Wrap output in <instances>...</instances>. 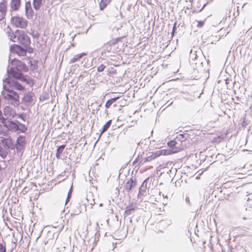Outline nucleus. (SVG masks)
<instances>
[{"label":"nucleus","instance_id":"obj_1","mask_svg":"<svg viewBox=\"0 0 252 252\" xmlns=\"http://www.w3.org/2000/svg\"><path fill=\"white\" fill-rule=\"evenodd\" d=\"M3 89L7 92L2 91L1 93L4 98L14 106H18L20 103L19 94L13 90L8 88L5 85H3Z\"/></svg>","mask_w":252,"mask_h":252},{"label":"nucleus","instance_id":"obj_2","mask_svg":"<svg viewBox=\"0 0 252 252\" xmlns=\"http://www.w3.org/2000/svg\"><path fill=\"white\" fill-rule=\"evenodd\" d=\"M3 83H6L8 85L10 88H14V89L21 91L24 93L25 91V88L20 83L17 82L11 77H7L5 79L3 80Z\"/></svg>","mask_w":252,"mask_h":252},{"label":"nucleus","instance_id":"obj_3","mask_svg":"<svg viewBox=\"0 0 252 252\" xmlns=\"http://www.w3.org/2000/svg\"><path fill=\"white\" fill-rule=\"evenodd\" d=\"M10 22L15 27L22 29H25L28 26V21L23 17L19 16L12 17Z\"/></svg>","mask_w":252,"mask_h":252},{"label":"nucleus","instance_id":"obj_4","mask_svg":"<svg viewBox=\"0 0 252 252\" xmlns=\"http://www.w3.org/2000/svg\"><path fill=\"white\" fill-rule=\"evenodd\" d=\"M2 119L3 122H2V124L8 130L13 131H17L18 124L17 122H18V120L12 121L8 120L7 118H2Z\"/></svg>","mask_w":252,"mask_h":252},{"label":"nucleus","instance_id":"obj_5","mask_svg":"<svg viewBox=\"0 0 252 252\" xmlns=\"http://www.w3.org/2000/svg\"><path fill=\"white\" fill-rule=\"evenodd\" d=\"M26 144L25 136L19 135L17 139L16 144L15 145V148H16L18 153H23V151L25 148Z\"/></svg>","mask_w":252,"mask_h":252},{"label":"nucleus","instance_id":"obj_6","mask_svg":"<svg viewBox=\"0 0 252 252\" xmlns=\"http://www.w3.org/2000/svg\"><path fill=\"white\" fill-rule=\"evenodd\" d=\"M11 63L12 65L15 66L16 69L27 72L29 71V68L26 64L22 61L16 59H13Z\"/></svg>","mask_w":252,"mask_h":252},{"label":"nucleus","instance_id":"obj_7","mask_svg":"<svg viewBox=\"0 0 252 252\" xmlns=\"http://www.w3.org/2000/svg\"><path fill=\"white\" fill-rule=\"evenodd\" d=\"M170 152L169 151H164V150H161L157 151L155 153L152 152L150 156H147L145 158V162L150 161L161 155H169Z\"/></svg>","mask_w":252,"mask_h":252},{"label":"nucleus","instance_id":"obj_8","mask_svg":"<svg viewBox=\"0 0 252 252\" xmlns=\"http://www.w3.org/2000/svg\"><path fill=\"white\" fill-rule=\"evenodd\" d=\"M17 32H19V42L24 46L30 45L31 43L30 38L25 32L21 30Z\"/></svg>","mask_w":252,"mask_h":252},{"label":"nucleus","instance_id":"obj_9","mask_svg":"<svg viewBox=\"0 0 252 252\" xmlns=\"http://www.w3.org/2000/svg\"><path fill=\"white\" fill-rule=\"evenodd\" d=\"M22 71L16 69L15 67H11L10 69H7V77H12L14 80H18L24 74Z\"/></svg>","mask_w":252,"mask_h":252},{"label":"nucleus","instance_id":"obj_10","mask_svg":"<svg viewBox=\"0 0 252 252\" xmlns=\"http://www.w3.org/2000/svg\"><path fill=\"white\" fill-rule=\"evenodd\" d=\"M10 50L11 51L16 52L20 56H26V49L25 48L21 47L20 45L14 44L10 46Z\"/></svg>","mask_w":252,"mask_h":252},{"label":"nucleus","instance_id":"obj_11","mask_svg":"<svg viewBox=\"0 0 252 252\" xmlns=\"http://www.w3.org/2000/svg\"><path fill=\"white\" fill-rule=\"evenodd\" d=\"M25 8L27 18L28 19H32L34 13L32 8L31 2L30 0L26 2Z\"/></svg>","mask_w":252,"mask_h":252},{"label":"nucleus","instance_id":"obj_12","mask_svg":"<svg viewBox=\"0 0 252 252\" xmlns=\"http://www.w3.org/2000/svg\"><path fill=\"white\" fill-rule=\"evenodd\" d=\"M7 11V1L6 0H2L0 2V21L4 19Z\"/></svg>","mask_w":252,"mask_h":252},{"label":"nucleus","instance_id":"obj_13","mask_svg":"<svg viewBox=\"0 0 252 252\" xmlns=\"http://www.w3.org/2000/svg\"><path fill=\"white\" fill-rule=\"evenodd\" d=\"M177 144L175 143V147L171 149H164V151H169L170 152V154H172L174 153H178V152L181 151L183 150L184 148V146L183 145L182 142L180 141H176Z\"/></svg>","mask_w":252,"mask_h":252},{"label":"nucleus","instance_id":"obj_14","mask_svg":"<svg viewBox=\"0 0 252 252\" xmlns=\"http://www.w3.org/2000/svg\"><path fill=\"white\" fill-rule=\"evenodd\" d=\"M136 185L135 180H134L132 178H130L124 185V189L128 193Z\"/></svg>","mask_w":252,"mask_h":252},{"label":"nucleus","instance_id":"obj_15","mask_svg":"<svg viewBox=\"0 0 252 252\" xmlns=\"http://www.w3.org/2000/svg\"><path fill=\"white\" fill-rule=\"evenodd\" d=\"M34 94L31 92H28L25 94L23 97L22 99L21 103L24 104H30L33 101V96Z\"/></svg>","mask_w":252,"mask_h":252},{"label":"nucleus","instance_id":"obj_16","mask_svg":"<svg viewBox=\"0 0 252 252\" xmlns=\"http://www.w3.org/2000/svg\"><path fill=\"white\" fill-rule=\"evenodd\" d=\"M21 0H11L10 2V6L11 9V12L12 11H18L21 6Z\"/></svg>","mask_w":252,"mask_h":252},{"label":"nucleus","instance_id":"obj_17","mask_svg":"<svg viewBox=\"0 0 252 252\" xmlns=\"http://www.w3.org/2000/svg\"><path fill=\"white\" fill-rule=\"evenodd\" d=\"M137 209L136 205H134L133 204H130L128 206L126 207V210L124 213V217H126L128 216L135 211V210Z\"/></svg>","mask_w":252,"mask_h":252},{"label":"nucleus","instance_id":"obj_18","mask_svg":"<svg viewBox=\"0 0 252 252\" xmlns=\"http://www.w3.org/2000/svg\"><path fill=\"white\" fill-rule=\"evenodd\" d=\"M147 180L148 179H146V180H145L142 184L141 185V186H140V187L139 188V193L138 194V197H140L141 198L142 196H144L146 193V189H147V187L146 186H144V184H147Z\"/></svg>","mask_w":252,"mask_h":252},{"label":"nucleus","instance_id":"obj_19","mask_svg":"<svg viewBox=\"0 0 252 252\" xmlns=\"http://www.w3.org/2000/svg\"><path fill=\"white\" fill-rule=\"evenodd\" d=\"M21 32V30H17L14 32L9 33L8 36L10 40L13 42L19 41V32Z\"/></svg>","mask_w":252,"mask_h":252},{"label":"nucleus","instance_id":"obj_20","mask_svg":"<svg viewBox=\"0 0 252 252\" xmlns=\"http://www.w3.org/2000/svg\"><path fill=\"white\" fill-rule=\"evenodd\" d=\"M189 138V134L187 133L180 134L175 138L176 140L181 142H185L186 140Z\"/></svg>","mask_w":252,"mask_h":252},{"label":"nucleus","instance_id":"obj_21","mask_svg":"<svg viewBox=\"0 0 252 252\" xmlns=\"http://www.w3.org/2000/svg\"><path fill=\"white\" fill-rule=\"evenodd\" d=\"M19 80L25 82L27 84L30 85V86H32L34 84L33 80L32 78H26V76L24 74L18 79Z\"/></svg>","mask_w":252,"mask_h":252},{"label":"nucleus","instance_id":"obj_22","mask_svg":"<svg viewBox=\"0 0 252 252\" xmlns=\"http://www.w3.org/2000/svg\"><path fill=\"white\" fill-rule=\"evenodd\" d=\"M1 142L5 147H7V148H11V149H13L15 148V145L12 143V141L10 139L8 140L6 138H2L1 140Z\"/></svg>","mask_w":252,"mask_h":252},{"label":"nucleus","instance_id":"obj_23","mask_svg":"<svg viewBox=\"0 0 252 252\" xmlns=\"http://www.w3.org/2000/svg\"><path fill=\"white\" fill-rule=\"evenodd\" d=\"M42 0H33L32 4H33V8L36 11L39 10L40 7H41V6L42 4Z\"/></svg>","mask_w":252,"mask_h":252},{"label":"nucleus","instance_id":"obj_24","mask_svg":"<svg viewBox=\"0 0 252 252\" xmlns=\"http://www.w3.org/2000/svg\"><path fill=\"white\" fill-rule=\"evenodd\" d=\"M66 145H62L58 147L56 150V157L57 158L59 159L61 158V154L65 147Z\"/></svg>","mask_w":252,"mask_h":252},{"label":"nucleus","instance_id":"obj_25","mask_svg":"<svg viewBox=\"0 0 252 252\" xmlns=\"http://www.w3.org/2000/svg\"><path fill=\"white\" fill-rule=\"evenodd\" d=\"M86 54L84 53L77 54L74 56L69 61V63H73L78 61L83 56H86Z\"/></svg>","mask_w":252,"mask_h":252},{"label":"nucleus","instance_id":"obj_26","mask_svg":"<svg viewBox=\"0 0 252 252\" xmlns=\"http://www.w3.org/2000/svg\"><path fill=\"white\" fill-rule=\"evenodd\" d=\"M194 63L195 66H193L194 69L197 70V71H202L203 70V62H200L198 60L196 61V62L193 63H191V64H193Z\"/></svg>","mask_w":252,"mask_h":252},{"label":"nucleus","instance_id":"obj_27","mask_svg":"<svg viewBox=\"0 0 252 252\" xmlns=\"http://www.w3.org/2000/svg\"><path fill=\"white\" fill-rule=\"evenodd\" d=\"M18 124L17 126V131H20L22 133H25L27 130V127L25 126V125L22 124L20 122H17Z\"/></svg>","mask_w":252,"mask_h":252},{"label":"nucleus","instance_id":"obj_28","mask_svg":"<svg viewBox=\"0 0 252 252\" xmlns=\"http://www.w3.org/2000/svg\"><path fill=\"white\" fill-rule=\"evenodd\" d=\"M112 46L111 44H109V42H108L106 43H105L102 47V54H105L106 52H110L111 50V47Z\"/></svg>","mask_w":252,"mask_h":252},{"label":"nucleus","instance_id":"obj_29","mask_svg":"<svg viewBox=\"0 0 252 252\" xmlns=\"http://www.w3.org/2000/svg\"><path fill=\"white\" fill-rule=\"evenodd\" d=\"M111 0H101L99 3L100 9L103 10L110 2Z\"/></svg>","mask_w":252,"mask_h":252},{"label":"nucleus","instance_id":"obj_30","mask_svg":"<svg viewBox=\"0 0 252 252\" xmlns=\"http://www.w3.org/2000/svg\"><path fill=\"white\" fill-rule=\"evenodd\" d=\"M13 110V108L9 106H6L3 110V114L4 116L7 117V119L8 117H10V115L11 114V112Z\"/></svg>","mask_w":252,"mask_h":252},{"label":"nucleus","instance_id":"obj_31","mask_svg":"<svg viewBox=\"0 0 252 252\" xmlns=\"http://www.w3.org/2000/svg\"><path fill=\"white\" fill-rule=\"evenodd\" d=\"M112 124V120H110L108 121L102 126L101 130V133H104L105 132L110 126Z\"/></svg>","mask_w":252,"mask_h":252},{"label":"nucleus","instance_id":"obj_32","mask_svg":"<svg viewBox=\"0 0 252 252\" xmlns=\"http://www.w3.org/2000/svg\"><path fill=\"white\" fill-rule=\"evenodd\" d=\"M122 38H123V37H120L113 39L109 41V44H111L112 46H114L115 44H116L118 42L120 41Z\"/></svg>","mask_w":252,"mask_h":252},{"label":"nucleus","instance_id":"obj_33","mask_svg":"<svg viewBox=\"0 0 252 252\" xmlns=\"http://www.w3.org/2000/svg\"><path fill=\"white\" fill-rule=\"evenodd\" d=\"M7 155V152L1 146H0V156L2 158H5Z\"/></svg>","mask_w":252,"mask_h":252},{"label":"nucleus","instance_id":"obj_34","mask_svg":"<svg viewBox=\"0 0 252 252\" xmlns=\"http://www.w3.org/2000/svg\"><path fill=\"white\" fill-rule=\"evenodd\" d=\"M177 141L176 140V138H175L173 140H171L167 143L168 146L170 147L174 148L175 147V143L177 144Z\"/></svg>","mask_w":252,"mask_h":252},{"label":"nucleus","instance_id":"obj_35","mask_svg":"<svg viewBox=\"0 0 252 252\" xmlns=\"http://www.w3.org/2000/svg\"><path fill=\"white\" fill-rule=\"evenodd\" d=\"M5 243L2 241L1 242H0V252H5Z\"/></svg>","mask_w":252,"mask_h":252},{"label":"nucleus","instance_id":"obj_36","mask_svg":"<svg viewBox=\"0 0 252 252\" xmlns=\"http://www.w3.org/2000/svg\"><path fill=\"white\" fill-rule=\"evenodd\" d=\"M190 59H191L193 61H194V60H195L196 61L198 60V56L195 54V52L192 53V51L191 50L190 54Z\"/></svg>","mask_w":252,"mask_h":252},{"label":"nucleus","instance_id":"obj_37","mask_svg":"<svg viewBox=\"0 0 252 252\" xmlns=\"http://www.w3.org/2000/svg\"><path fill=\"white\" fill-rule=\"evenodd\" d=\"M71 193H72V188H71L68 191L67 197L65 200V205L67 204V203L69 201L71 197Z\"/></svg>","mask_w":252,"mask_h":252},{"label":"nucleus","instance_id":"obj_38","mask_svg":"<svg viewBox=\"0 0 252 252\" xmlns=\"http://www.w3.org/2000/svg\"><path fill=\"white\" fill-rule=\"evenodd\" d=\"M24 47L26 49V54L27 52L32 53L33 51V48L30 46V45L28 46H24Z\"/></svg>","mask_w":252,"mask_h":252},{"label":"nucleus","instance_id":"obj_39","mask_svg":"<svg viewBox=\"0 0 252 252\" xmlns=\"http://www.w3.org/2000/svg\"><path fill=\"white\" fill-rule=\"evenodd\" d=\"M105 67H106V66H105L104 64H101L97 67V71L98 72H102V71H104Z\"/></svg>","mask_w":252,"mask_h":252},{"label":"nucleus","instance_id":"obj_40","mask_svg":"<svg viewBox=\"0 0 252 252\" xmlns=\"http://www.w3.org/2000/svg\"><path fill=\"white\" fill-rule=\"evenodd\" d=\"M17 117L18 118L22 120L23 121H26V115L24 113L18 114Z\"/></svg>","mask_w":252,"mask_h":252},{"label":"nucleus","instance_id":"obj_41","mask_svg":"<svg viewBox=\"0 0 252 252\" xmlns=\"http://www.w3.org/2000/svg\"><path fill=\"white\" fill-rule=\"evenodd\" d=\"M76 207H77V209H75L74 210V213L75 215H78V214H79L81 212V210L79 208H78V207H81V206L79 204H78L76 206Z\"/></svg>","mask_w":252,"mask_h":252},{"label":"nucleus","instance_id":"obj_42","mask_svg":"<svg viewBox=\"0 0 252 252\" xmlns=\"http://www.w3.org/2000/svg\"><path fill=\"white\" fill-rule=\"evenodd\" d=\"M113 104V103L112 102V101L110 100V99H108L106 103H105V107H106V108H108L110 107V106Z\"/></svg>","mask_w":252,"mask_h":252},{"label":"nucleus","instance_id":"obj_43","mask_svg":"<svg viewBox=\"0 0 252 252\" xmlns=\"http://www.w3.org/2000/svg\"><path fill=\"white\" fill-rule=\"evenodd\" d=\"M176 24H177V22H175V23L174 24V26H173V29H172V37H173V36L174 35V33L176 32Z\"/></svg>","mask_w":252,"mask_h":252},{"label":"nucleus","instance_id":"obj_44","mask_svg":"<svg viewBox=\"0 0 252 252\" xmlns=\"http://www.w3.org/2000/svg\"><path fill=\"white\" fill-rule=\"evenodd\" d=\"M204 24V22L203 21H198V24H197V27L198 28H201L203 26Z\"/></svg>","mask_w":252,"mask_h":252},{"label":"nucleus","instance_id":"obj_45","mask_svg":"<svg viewBox=\"0 0 252 252\" xmlns=\"http://www.w3.org/2000/svg\"><path fill=\"white\" fill-rule=\"evenodd\" d=\"M17 114L16 112V111L13 109L12 112H11V114L10 115V117H12V118H14L16 116H17Z\"/></svg>","mask_w":252,"mask_h":252},{"label":"nucleus","instance_id":"obj_46","mask_svg":"<svg viewBox=\"0 0 252 252\" xmlns=\"http://www.w3.org/2000/svg\"><path fill=\"white\" fill-rule=\"evenodd\" d=\"M119 98V97L118 96V97H115L110 98V99L112 101V102L113 103L116 101H117Z\"/></svg>","mask_w":252,"mask_h":252},{"label":"nucleus","instance_id":"obj_47","mask_svg":"<svg viewBox=\"0 0 252 252\" xmlns=\"http://www.w3.org/2000/svg\"><path fill=\"white\" fill-rule=\"evenodd\" d=\"M185 201L186 202V203L189 205H190V201H189V197H186V198H185Z\"/></svg>","mask_w":252,"mask_h":252},{"label":"nucleus","instance_id":"obj_48","mask_svg":"<svg viewBox=\"0 0 252 252\" xmlns=\"http://www.w3.org/2000/svg\"><path fill=\"white\" fill-rule=\"evenodd\" d=\"M32 36L35 38H38L39 37V34L36 32L35 34H33Z\"/></svg>","mask_w":252,"mask_h":252},{"label":"nucleus","instance_id":"obj_49","mask_svg":"<svg viewBox=\"0 0 252 252\" xmlns=\"http://www.w3.org/2000/svg\"><path fill=\"white\" fill-rule=\"evenodd\" d=\"M2 118H5L4 117H3L2 115V112L0 110V120L1 121V123H2V122H3V119Z\"/></svg>","mask_w":252,"mask_h":252},{"label":"nucleus","instance_id":"obj_50","mask_svg":"<svg viewBox=\"0 0 252 252\" xmlns=\"http://www.w3.org/2000/svg\"><path fill=\"white\" fill-rule=\"evenodd\" d=\"M247 124L246 123V122L245 120H244L242 122V125L243 127H246L247 126Z\"/></svg>","mask_w":252,"mask_h":252},{"label":"nucleus","instance_id":"obj_51","mask_svg":"<svg viewBox=\"0 0 252 252\" xmlns=\"http://www.w3.org/2000/svg\"><path fill=\"white\" fill-rule=\"evenodd\" d=\"M50 240V239H49L48 240H44L43 242V244L44 245H46L48 243V241Z\"/></svg>","mask_w":252,"mask_h":252},{"label":"nucleus","instance_id":"obj_52","mask_svg":"<svg viewBox=\"0 0 252 252\" xmlns=\"http://www.w3.org/2000/svg\"><path fill=\"white\" fill-rule=\"evenodd\" d=\"M53 235V234L52 233H51L50 232H49L48 233V236L49 237H51Z\"/></svg>","mask_w":252,"mask_h":252},{"label":"nucleus","instance_id":"obj_53","mask_svg":"<svg viewBox=\"0 0 252 252\" xmlns=\"http://www.w3.org/2000/svg\"><path fill=\"white\" fill-rule=\"evenodd\" d=\"M245 199H246L247 201H249L250 200H252V198H250V197L245 198Z\"/></svg>","mask_w":252,"mask_h":252},{"label":"nucleus","instance_id":"obj_54","mask_svg":"<svg viewBox=\"0 0 252 252\" xmlns=\"http://www.w3.org/2000/svg\"><path fill=\"white\" fill-rule=\"evenodd\" d=\"M38 252V251H37L36 250H34L33 249H32V252Z\"/></svg>","mask_w":252,"mask_h":252},{"label":"nucleus","instance_id":"obj_55","mask_svg":"<svg viewBox=\"0 0 252 252\" xmlns=\"http://www.w3.org/2000/svg\"><path fill=\"white\" fill-rule=\"evenodd\" d=\"M205 5H206V4H204V5L202 6V7L201 8V9H200L199 11V12H200V11H201V10L204 8V7H205Z\"/></svg>","mask_w":252,"mask_h":252},{"label":"nucleus","instance_id":"obj_56","mask_svg":"<svg viewBox=\"0 0 252 252\" xmlns=\"http://www.w3.org/2000/svg\"><path fill=\"white\" fill-rule=\"evenodd\" d=\"M99 109H100V108H99V107H98V106H97L96 107V110L97 111H99Z\"/></svg>","mask_w":252,"mask_h":252},{"label":"nucleus","instance_id":"obj_57","mask_svg":"<svg viewBox=\"0 0 252 252\" xmlns=\"http://www.w3.org/2000/svg\"><path fill=\"white\" fill-rule=\"evenodd\" d=\"M97 106H98V107L100 108V107L101 106V103H100V104L97 105Z\"/></svg>","mask_w":252,"mask_h":252},{"label":"nucleus","instance_id":"obj_58","mask_svg":"<svg viewBox=\"0 0 252 252\" xmlns=\"http://www.w3.org/2000/svg\"><path fill=\"white\" fill-rule=\"evenodd\" d=\"M228 83V82H227V80H226V84Z\"/></svg>","mask_w":252,"mask_h":252},{"label":"nucleus","instance_id":"obj_59","mask_svg":"<svg viewBox=\"0 0 252 252\" xmlns=\"http://www.w3.org/2000/svg\"><path fill=\"white\" fill-rule=\"evenodd\" d=\"M228 83V82H227V80H226V84Z\"/></svg>","mask_w":252,"mask_h":252},{"label":"nucleus","instance_id":"obj_60","mask_svg":"<svg viewBox=\"0 0 252 252\" xmlns=\"http://www.w3.org/2000/svg\"><path fill=\"white\" fill-rule=\"evenodd\" d=\"M136 159L135 160H134L133 163H134L136 162Z\"/></svg>","mask_w":252,"mask_h":252},{"label":"nucleus","instance_id":"obj_61","mask_svg":"<svg viewBox=\"0 0 252 252\" xmlns=\"http://www.w3.org/2000/svg\"><path fill=\"white\" fill-rule=\"evenodd\" d=\"M102 205V204H101H101H100V206H101Z\"/></svg>","mask_w":252,"mask_h":252},{"label":"nucleus","instance_id":"obj_62","mask_svg":"<svg viewBox=\"0 0 252 252\" xmlns=\"http://www.w3.org/2000/svg\"><path fill=\"white\" fill-rule=\"evenodd\" d=\"M243 219L245 220V219H246V218L244 217V218H243Z\"/></svg>","mask_w":252,"mask_h":252},{"label":"nucleus","instance_id":"obj_63","mask_svg":"<svg viewBox=\"0 0 252 252\" xmlns=\"http://www.w3.org/2000/svg\"><path fill=\"white\" fill-rule=\"evenodd\" d=\"M147 184H144V186H147Z\"/></svg>","mask_w":252,"mask_h":252}]
</instances>
